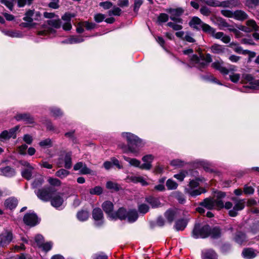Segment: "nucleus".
Segmentation results:
<instances>
[{"label":"nucleus","instance_id":"f257e3e1","mask_svg":"<svg viewBox=\"0 0 259 259\" xmlns=\"http://www.w3.org/2000/svg\"><path fill=\"white\" fill-rule=\"evenodd\" d=\"M217 198H207L203 200L200 203V205L206 208L207 209H212L213 208L220 209L225 207L227 209H230L232 207V203L231 202H227L224 204L221 198L225 196V194L222 192H218L215 196Z\"/></svg>","mask_w":259,"mask_h":259},{"label":"nucleus","instance_id":"f03ea898","mask_svg":"<svg viewBox=\"0 0 259 259\" xmlns=\"http://www.w3.org/2000/svg\"><path fill=\"white\" fill-rule=\"evenodd\" d=\"M221 231L219 228L214 227L210 229L208 225L202 226L198 224L195 226L192 232V236L194 238H205L209 236L216 238L221 236Z\"/></svg>","mask_w":259,"mask_h":259},{"label":"nucleus","instance_id":"7ed1b4c3","mask_svg":"<svg viewBox=\"0 0 259 259\" xmlns=\"http://www.w3.org/2000/svg\"><path fill=\"white\" fill-rule=\"evenodd\" d=\"M122 138L125 140L128 145V150L134 155L137 156L139 153V148L142 144V140L136 135L128 132L121 134Z\"/></svg>","mask_w":259,"mask_h":259},{"label":"nucleus","instance_id":"20e7f679","mask_svg":"<svg viewBox=\"0 0 259 259\" xmlns=\"http://www.w3.org/2000/svg\"><path fill=\"white\" fill-rule=\"evenodd\" d=\"M215 70L220 72L224 76L229 75L230 80L234 83L237 82L240 78V75L235 73L237 70L234 66H214Z\"/></svg>","mask_w":259,"mask_h":259},{"label":"nucleus","instance_id":"39448f33","mask_svg":"<svg viewBox=\"0 0 259 259\" xmlns=\"http://www.w3.org/2000/svg\"><path fill=\"white\" fill-rule=\"evenodd\" d=\"M203 179L198 178L195 180H191L189 184L185 188V192L192 197H196L205 192V190L203 188H199L195 189L199 185V182H203Z\"/></svg>","mask_w":259,"mask_h":259},{"label":"nucleus","instance_id":"423d86ee","mask_svg":"<svg viewBox=\"0 0 259 259\" xmlns=\"http://www.w3.org/2000/svg\"><path fill=\"white\" fill-rule=\"evenodd\" d=\"M138 218L137 211L135 209L126 211L124 208H120L118 210V218L121 220H127L130 223L135 222Z\"/></svg>","mask_w":259,"mask_h":259},{"label":"nucleus","instance_id":"0eeeda50","mask_svg":"<svg viewBox=\"0 0 259 259\" xmlns=\"http://www.w3.org/2000/svg\"><path fill=\"white\" fill-rule=\"evenodd\" d=\"M234 206L231 208L229 214L231 217H234L238 214V212L244 209L245 207V200L244 199H239L236 197L231 198Z\"/></svg>","mask_w":259,"mask_h":259},{"label":"nucleus","instance_id":"6e6552de","mask_svg":"<svg viewBox=\"0 0 259 259\" xmlns=\"http://www.w3.org/2000/svg\"><path fill=\"white\" fill-rule=\"evenodd\" d=\"M55 189L52 187L39 189L35 192L37 196L41 200L48 201L51 199L55 193Z\"/></svg>","mask_w":259,"mask_h":259},{"label":"nucleus","instance_id":"1a4fd4ad","mask_svg":"<svg viewBox=\"0 0 259 259\" xmlns=\"http://www.w3.org/2000/svg\"><path fill=\"white\" fill-rule=\"evenodd\" d=\"M102 208L111 220H116L118 218V211L116 212L113 211V204L109 201H106L102 205Z\"/></svg>","mask_w":259,"mask_h":259},{"label":"nucleus","instance_id":"9d476101","mask_svg":"<svg viewBox=\"0 0 259 259\" xmlns=\"http://www.w3.org/2000/svg\"><path fill=\"white\" fill-rule=\"evenodd\" d=\"M19 128V126H16L9 130H5L0 134V142H6L12 138L15 139L17 136L16 132Z\"/></svg>","mask_w":259,"mask_h":259},{"label":"nucleus","instance_id":"9b49d317","mask_svg":"<svg viewBox=\"0 0 259 259\" xmlns=\"http://www.w3.org/2000/svg\"><path fill=\"white\" fill-rule=\"evenodd\" d=\"M13 239L12 232L9 230H5L0 234V246H6L10 244Z\"/></svg>","mask_w":259,"mask_h":259},{"label":"nucleus","instance_id":"f8f14e48","mask_svg":"<svg viewBox=\"0 0 259 259\" xmlns=\"http://www.w3.org/2000/svg\"><path fill=\"white\" fill-rule=\"evenodd\" d=\"M92 216L96 226L100 227L104 224L103 213L100 208H95L93 209Z\"/></svg>","mask_w":259,"mask_h":259},{"label":"nucleus","instance_id":"ddd939ff","mask_svg":"<svg viewBox=\"0 0 259 259\" xmlns=\"http://www.w3.org/2000/svg\"><path fill=\"white\" fill-rule=\"evenodd\" d=\"M75 16L76 15L74 13L67 12L61 17V19L65 21V23L62 25L63 30L68 31L71 29V19Z\"/></svg>","mask_w":259,"mask_h":259},{"label":"nucleus","instance_id":"4468645a","mask_svg":"<svg viewBox=\"0 0 259 259\" xmlns=\"http://www.w3.org/2000/svg\"><path fill=\"white\" fill-rule=\"evenodd\" d=\"M166 12L170 14V18L171 20L180 23H182V19L179 18V16L184 12L182 9H169L166 10Z\"/></svg>","mask_w":259,"mask_h":259},{"label":"nucleus","instance_id":"2eb2a0df","mask_svg":"<svg viewBox=\"0 0 259 259\" xmlns=\"http://www.w3.org/2000/svg\"><path fill=\"white\" fill-rule=\"evenodd\" d=\"M206 5L212 7H229V1L221 2L218 0H200Z\"/></svg>","mask_w":259,"mask_h":259},{"label":"nucleus","instance_id":"dca6fc26","mask_svg":"<svg viewBox=\"0 0 259 259\" xmlns=\"http://www.w3.org/2000/svg\"><path fill=\"white\" fill-rule=\"evenodd\" d=\"M181 213V210L177 208L168 209L164 213V216L167 221L171 223L174 219L177 218Z\"/></svg>","mask_w":259,"mask_h":259},{"label":"nucleus","instance_id":"f3484780","mask_svg":"<svg viewBox=\"0 0 259 259\" xmlns=\"http://www.w3.org/2000/svg\"><path fill=\"white\" fill-rule=\"evenodd\" d=\"M40 17V14L38 12H35L34 10H29L27 11L25 16L23 18V20L29 23H31L33 20H38Z\"/></svg>","mask_w":259,"mask_h":259},{"label":"nucleus","instance_id":"a211bd4d","mask_svg":"<svg viewBox=\"0 0 259 259\" xmlns=\"http://www.w3.org/2000/svg\"><path fill=\"white\" fill-rule=\"evenodd\" d=\"M23 221L25 224L30 226H34L38 223L37 216L33 213L26 214L24 217Z\"/></svg>","mask_w":259,"mask_h":259},{"label":"nucleus","instance_id":"6ab92c4d","mask_svg":"<svg viewBox=\"0 0 259 259\" xmlns=\"http://www.w3.org/2000/svg\"><path fill=\"white\" fill-rule=\"evenodd\" d=\"M239 29L242 31L249 32L257 30L258 26L253 20H248L246 22V26H241Z\"/></svg>","mask_w":259,"mask_h":259},{"label":"nucleus","instance_id":"aec40b11","mask_svg":"<svg viewBox=\"0 0 259 259\" xmlns=\"http://www.w3.org/2000/svg\"><path fill=\"white\" fill-rule=\"evenodd\" d=\"M62 195L60 193H54L51 199V204L54 207L59 208L61 207L63 203Z\"/></svg>","mask_w":259,"mask_h":259},{"label":"nucleus","instance_id":"412c9836","mask_svg":"<svg viewBox=\"0 0 259 259\" xmlns=\"http://www.w3.org/2000/svg\"><path fill=\"white\" fill-rule=\"evenodd\" d=\"M154 159V156L151 154L146 155L143 157L144 163L141 164V169L149 170L151 167V163Z\"/></svg>","mask_w":259,"mask_h":259},{"label":"nucleus","instance_id":"4be33fe9","mask_svg":"<svg viewBox=\"0 0 259 259\" xmlns=\"http://www.w3.org/2000/svg\"><path fill=\"white\" fill-rule=\"evenodd\" d=\"M73 169L74 170H79L80 173L83 175L91 174L92 171L84 163L81 162L76 163L74 166Z\"/></svg>","mask_w":259,"mask_h":259},{"label":"nucleus","instance_id":"5701e85b","mask_svg":"<svg viewBox=\"0 0 259 259\" xmlns=\"http://www.w3.org/2000/svg\"><path fill=\"white\" fill-rule=\"evenodd\" d=\"M202 259H218V255L212 249H205L202 251Z\"/></svg>","mask_w":259,"mask_h":259},{"label":"nucleus","instance_id":"b1692460","mask_svg":"<svg viewBox=\"0 0 259 259\" xmlns=\"http://www.w3.org/2000/svg\"><path fill=\"white\" fill-rule=\"evenodd\" d=\"M203 22L197 17H193L190 21L189 24L193 29H201Z\"/></svg>","mask_w":259,"mask_h":259},{"label":"nucleus","instance_id":"393cba45","mask_svg":"<svg viewBox=\"0 0 259 259\" xmlns=\"http://www.w3.org/2000/svg\"><path fill=\"white\" fill-rule=\"evenodd\" d=\"M15 118L18 121L23 120L27 123H32L34 122L33 117L27 113L18 114L16 116Z\"/></svg>","mask_w":259,"mask_h":259},{"label":"nucleus","instance_id":"a878e982","mask_svg":"<svg viewBox=\"0 0 259 259\" xmlns=\"http://www.w3.org/2000/svg\"><path fill=\"white\" fill-rule=\"evenodd\" d=\"M212 36L217 39H220L221 40L226 44L229 43L231 40V38L229 36L225 35L222 32H215L214 30V33L211 35Z\"/></svg>","mask_w":259,"mask_h":259},{"label":"nucleus","instance_id":"bb28decb","mask_svg":"<svg viewBox=\"0 0 259 259\" xmlns=\"http://www.w3.org/2000/svg\"><path fill=\"white\" fill-rule=\"evenodd\" d=\"M18 204V200L14 197H10L6 200L5 202V206L10 209L15 208Z\"/></svg>","mask_w":259,"mask_h":259},{"label":"nucleus","instance_id":"cd10ccee","mask_svg":"<svg viewBox=\"0 0 259 259\" xmlns=\"http://www.w3.org/2000/svg\"><path fill=\"white\" fill-rule=\"evenodd\" d=\"M123 159L128 162L131 166L139 167L141 168V161L136 158H130L125 156H123Z\"/></svg>","mask_w":259,"mask_h":259},{"label":"nucleus","instance_id":"c85d7f7f","mask_svg":"<svg viewBox=\"0 0 259 259\" xmlns=\"http://www.w3.org/2000/svg\"><path fill=\"white\" fill-rule=\"evenodd\" d=\"M242 254L244 258L250 259L256 256V254L255 251L252 248L244 249Z\"/></svg>","mask_w":259,"mask_h":259},{"label":"nucleus","instance_id":"c756f323","mask_svg":"<svg viewBox=\"0 0 259 259\" xmlns=\"http://www.w3.org/2000/svg\"><path fill=\"white\" fill-rule=\"evenodd\" d=\"M248 17L247 14L242 10H237L234 12L233 18L240 21L246 19Z\"/></svg>","mask_w":259,"mask_h":259},{"label":"nucleus","instance_id":"7c9ffc66","mask_svg":"<svg viewBox=\"0 0 259 259\" xmlns=\"http://www.w3.org/2000/svg\"><path fill=\"white\" fill-rule=\"evenodd\" d=\"M55 19H50L47 21V24L56 29H59L61 27L62 22L61 20L59 18L58 16L55 18Z\"/></svg>","mask_w":259,"mask_h":259},{"label":"nucleus","instance_id":"2f4dec72","mask_svg":"<svg viewBox=\"0 0 259 259\" xmlns=\"http://www.w3.org/2000/svg\"><path fill=\"white\" fill-rule=\"evenodd\" d=\"M3 32L6 35L11 37H21L23 36L22 33L19 31L5 30Z\"/></svg>","mask_w":259,"mask_h":259},{"label":"nucleus","instance_id":"473e14b6","mask_svg":"<svg viewBox=\"0 0 259 259\" xmlns=\"http://www.w3.org/2000/svg\"><path fill=\"white\" fill-rule=\"evenodd\" d=\"M1 171L4 176L8 177H12L15 174L14 169L9 166L2 168Z\"/></svg>","mask_w":259,"mask_h":259},{"label":"nucleus","instance_id":"72a5a7b5","mask_svg":"<svg viewBox=\"0 0 259 259\" xmlns=\"http://www.w3.org/2000/svg\"><path fill=\"white\" fill-rule=\"evenodd\" d=\"M71 152H67L66 153L65 158H64V162L65 165L64 166L67 169H70L72 166V161H71Z\"/></svg>","mask_w":259,"mask_h":259},{"label":"nucleus","instance_id":"f704fd0d","mask_svg":"<svg viewBox=\"0 0 259 259\" xmlns=\"http://www.w3.org/2000/svg\"><path fill=\"white\" fill-rule=\"evenodd\" d=\"M106 188L112 191H117L120 189V186L117 183L112 181H108L106 185Z\"/></svg>","mask_w":259,"mask_h":259},{"label":"nucleus","instance_id":"c9c22d12","mask_svg":"<svg viewBox=\"0 0 259 259\" xmlns=\"http://www.w3.org/2000/svg\"><path fill=\"white\" fill-rule=\"evenodd\" d=\"M186 221L181 220L176 222L175 228L177 231H182L186 228Z\"/></svg>","mask_w":259,"mask_h":259},{"label":"nucleus","instance_id":"e433bc0d","mask_svg":"<svg viewBox=\"0 0 259 259\" xmlns=\"http://www.w3.org/2000/svg\"><path fill=\"white\" fill-rule=\"evenodd\" d=\"M147 202L151 204L152 207H158L161 206V203L157 198L149 197L146 199Z\"/></svg>","mask_w":259,"mask_h":259},{"label":"nucleus","instance_id":"4c0bfd02","mask_svg":"<svg viewBox=\"0 0 259 259\" xmlns=\"http://www.w3.org/2000/svg\"><path fill=\"white\" fill-rule=\"evenodd\" d=\"M33 169V167L25 168L21 172L22 177L27 180L30 179L32 175V171Z\"/></svg>","mask_w":259,"mask_h":259},{"label":"nucleus","instance_id":"58836bf2","mask_svg":"<svg viewBox=\"0 0 259 259\" xmlns=\"http://www.w3.org/2000/svg\"><path fill=\"white\" fill-rule=\"evenodd\" d=\"M51 115L55 117L62 116L63 114V112L60 109L56 107H53L50 109Z\"/></svg>","mask_w":259,"mask_h":259},{"label":"nucleus","instance_id":"ea45409f","mask_svg":"<svg viewBox=\"0 0 259 259\" xmlns=\"http://www.w3.org/2000/svg\"><path fill=\"white\" fill-rule=\"evenodd\" d=\"M186 162L180 159H175L170 161V164L176 168L181 167L184 166Z\"/></svg>","mask_w":259,"mask_h":259},{"label":"nucleus","instance_id":"a19ab883","mask_svg":"<svg viewBox=\"0 0 259 259\" xmlns=\"http://www.w3.org/2000/svg\"><path fill=\"white\" fill-rule=\"evenodd\" d=\"M166 186L168 190H175L177 188L178 184L173 180L169 179L166 182Z\"/></svg>","mask_w":259,"mask_h":259},{"label":"nucleus","instance_id":"79ce46f5","mask_svg":"<svg viewBox=\"0 0 259 259\" xmlns=\"http://www.w3.org/2000/svg\"><path fill=\"white\" fill-rule=\"evenodd\" d=\"M77 218L80 221H85L89 218V212L84 210L80 211L77 214Z\"/></svg>","mask_w":259,"mask_h":259},{"label":"nucleus","instance_id":"37998d69","mask_svg":"<svg viewBox=\"0 0 259 259\" xmlns=\"http://www.w3.org/2000/svg\"><path fill=\"white\" fill-rule=\"evenodd\" d=\"M224 50V48L220 45L214 44L211 47V52L215 54L222 53H223Z\"/></svg>","mask_w":259,"mask_h":259},{"label":"nucleus","instance_id":"c03bdc74","mask_svg":"<svg viewBox=\"0 0 259 259\" xmlns=\"http://www.w3.org/2000/svg\"><path fill=\"white\" fill-rule=\"evenodd\" d=\"M201 29H202L204 32L207 33L210 35H212V34L214 33V28L211 27L209 25H208L206 23H204V22L203 23V24L202 25V27H201Z\"/></svg>","mask_w":259,"mask_h":259},{"label":"nucleus","instance_id":"a18cd8bd","mask_svg":"<svg viewBox=\"0 0 259 259\" xmlns=\"http://www.w3.org/2000/svg\"><path fill=\"white\" fill-rule=\"evenodd\" d=\"M201 29H202L204 32L207 33L210 35H212V34L214 33V28L211 27L209 25H208L206 23H204V22L203 23V24L202 25V27H201Z\"/></svg>","mask_w":259,"mask_h":259},{"label":"nucleus","instance_id":"49530a36","mask_svg":"<svg viewBox=\"0 0 259 259\" xmlns=\"http://www.w3.org/2000/svg\"><path fill=\"white\" fill-rule=\"evenodd\" d=\"M246 239V236L244 234L239 232L235 236V240L238 244H242Z\"/></svg>","mask_w":259,"mask_h":259},{"label":"nucleus","instance_id":"de8ad7c7","mask_svg":"<svg viewBox=\"0 0 259 259\" xmlns=\"http://www.w3.org/2000/svg\"><path fill=\"white\" fill-rule=\"evenodd\" d=\"M188 172L187 170H181L178 174H175L174 176V177L177 179L178 181L180 182H182L184 178L186 177Z\"/></svg>","mask_w":259,"mask_h":259},{"label":"nucleus","instance_id":"09e8293b","mask_svg":"<svg viewBox=\"0 0 259 259\" xmlns=\"http://www.w3.org/2000/svg\"><path fill=\"white\" fill-rule=\"evenodd\" d=\"M131 180L133 182L135 183H140L143 186H146L148 184L145 180L142 177H132L131 178Z\"/></svg>","mask_w":259,"mask_h":259},{"label":"nucleus","instance_id":"8fccbe9b","mask_svg":"<svg viewBox=\"0 0 259 259\" xmlns=\"http://www.w3.org/2000/svg\"><path fill=\"white\" fill-rule=\"evenodd\" d=\"M69 174L70 172L69 171L64 169H60L57 171L56 172V176L61 179H64L67 177Z\"/></svg>","mask_w":259,"mask_h":259},{"label":"nucleus","instance_id":"3c124183","mask_svg":"<svg viewBox=\"0 0 259 259\" xmlns=\"http://www.w3.org/2000/svg\"><path fill=\"white\" fill-rule=\"evenodd\" d=\"M67 41L69 44H76L83 41V39L81 37L72 36L69 38Z\"/></svg>","mask_w":259,"mask_h":259},{"label":"nucleus","instance_id":"603ef678","mask_svg":"<svg viewBox=\"0 0 259 259\" xmlns=\"http://www.w3.org/2000/svg\"><path fill=\"white\" fill-rule=\"evenodd\" d=\"M200 12L202 15L205 16H209L211 13L210 9L205 6L201 7Z\"/></svg>","mask_w":259,"mask_h":259},{"label":"nucleus","instance_id":"864d4df0","mask_svg":"<svg viewBox=\"0 0 259 259\" xmlns=\"http://www.w3.org/2000/svg\"><path fill=\"white\" fill-rule=\"evenodd\" d=\"M52 245L53 244L51 242H47L46 243L44 242L42 244L40 245L39 248H41L44 251L47 252L51 249Z\"/></svg>","mask_w":259,"mask_h":259},{"label":"nucleus","instance_id":"5fc2aeb1","mask_svg":"<svg viewBox=\"0 0 259 259\" xmlns=\"http://www.w3.org/2000/svg\"><path fill=\"white\" fill-rule=\"evenodd\" d=\"M1 2L11 11L13 10L14 5V0H2Z\"/></svg>","mask_w":259,"mask_h":259},{"label":"nucleus","instance_id":"6e6d98bb","mask_svg":"<svg viewBox=\"0 0 259 259\" xmlns=\"http://www.w3.org/2000/svg\"><path fill=\"white\" fill-rule=\"evenodd\" d=\"M102 188L100 186H96L95 188L90 189V193L92 195H100L102 193Z\"/></svg>","mask_w":259,"mask_h":259},{"label":"nucleus","instance_id":"4d7b16f0","mask_svg":"<svg viewBox=\"0 0 259 259\" xmlns=\"http://www.w3.org/2000/svg\"><path fill=\"white\" fill-rule=\"evenodd\" d=\"M48 181L50 185L54 186H59L61 184V181L56 178H50Z\"/></svg>","mask_w":259,"mask_h":259},{"label":"nucleus","instance_id":"13d9d810","mask_svg":"<svg viewBox=\"0 0 259 259\" xmlns=\"http://www.w3.org/2000/svg\"><path fill=\"white\" fill-rule=\"evenodd\" d=\"M121 10L118 7H114L112 10L108 11V15L109 16L115 15L119 16L121 14Z\"/></svg>","mask_w":259,"mask_h":259},{"label":"nucleus","instance_id":"bf43d9fd","mask_svg":"<svg viewBox=\"0 0 259 259\" xmlns=\"http://www.w3.org/2000/svg\"><path fill=\"white\" fill-rule=\"evenodd\" d=\"M35 243H36V245L39 247L40 245L42 244L44 242V237L42 235L38 234L35 236Z\"/></svg>","mask_w":259,"mask_h":259},{"label":"nucleus","instance_id":"052dcab7","mask_svg":"<svg viewBox=\"0 0 259 259\" xmlns=\"http://www.w3.org/2000/svg\"><path fill=\"white\" fill-rule=\"evenodd\" d=\"M230 46L232 47L234 49V50L239 54H244L243 51L244 50H243L242 48L238 45H236V44L234 42H232L230 44Z\"/></svg>","mask_w":259,"mask_h":259},{"label":"nucleus","instance_id":"680f3d73","mask_svg":"<svg viewBox=\"0 0 259 259\" xmlns=\"http://www.w3.org/2000/svg\"><path fill=\"white\" fill-rule=\"evenodd\" d=\"M44 182V178L42 176H40L38 178L35 180V181L32 183V186L34 188H36L41 185Z\"/></svg>","mask_w":259,"mask_h":259},{"label":"nucleus","instance_id":"e2e57ef3","mask_svg":"<svg viewBox=\"0 0 259 259\" xmlns=\"http://www.w3.org/2000/svg\"><path fill=\"white\" fill-rule=\"evenodd\" d=\"M110 160L112 161V165L116 166L118 169H122L123 168L122 165L116 158L113 157L111 158Z\"/></svg>","mask_w":259,"mask_h":259},{"label":"nucleus","instance_id":"0e129e2a","mask_svg":"<svg viewBox=\"0 0 259 259\" xmlns=\"http://www.w3.org/2000/svg\"><path fill=\"white\" fill-rule=\"evenodd\" d=\"M143 0H134V11L138 12L140 6L143 4Z\"/></svg>","mask_w":259,"mask_h":259},{"label":"nucleus","instance_id":"69168bd1","mask_svg":"<svg viewBox=\"0 0 259 259\" xmlns=\"http://www.w3.org/2000/svg\"><path fill=\"white\" fill-rule=\"evenodd\" d=\"M221 13L223 15L228 18L234 17V12L228 10H223L221 11Z\"/></svg>","mask_w":259,"mask_h":259},{"label":"nucleus","instance_id":"338daca9","mask_svg":"<svg viewBox=\"0 0 259 259\" xmlns=\"http://www.w3.org/2000/svg\"><path fill=\"white\" fill-rule=\"evenodd\" d=\"M149 206L145 204H142L139 206V210L141 213H145L149 210Z\"/></svg>","mask_w":259,"mask_h":259},{"label":"nucleus","instance_id":"774afa93","mask_svg":"<svg viewBox=\"0 0 259 259\" xmlns=\"http://www.w3.org/2000/svg\"><path fill=\"white\" fill-rule=\"evenodd\" d=\"M168 19V16L165 13H161L159 15L158 20L160 22H165Z\"/></svg>","mask_w":259,"mask_h":259}]
</instances>
